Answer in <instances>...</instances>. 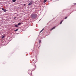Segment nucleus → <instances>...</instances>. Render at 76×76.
<instances>
[{
  "instance_id": "obj_1",
  "label": "nucleus",
  "mask_w": 76,
  "mask_h": 76,
  "mask_svg": "<svg viewBox=\"0 0 76 76\" xmlns=\"http://www.w3.org/2000/svg\"><path fill=\"white\" fill-rule=\"evenodd\" d=\"M37 14L34 13L32 14L31 15V18L33 19H35L37 18Z\"/></svg>"
},
{
  "instance_id": "obj_2",
  "label": "nucleus",
  "mask_w": 76,
  "mask_h": 76,
  "mask_svg": "<svg viewBox=\"0 0 76 76\" xmlns=\"http://www.w3.org/2000/svg\"><path fill=\"white\" fill-rule=\"evenodd\" d=\"M32 1L30 2V3H28V6H31V5H32Z\"/></svg>"
},
{
  "instance_id": "obj_3",
  "label": "nucleus",
  "mask_w": 76,
  "mask_h": 76,
  "mask_svg": "<svg viewBox=\"0 0 76 76\" xmlns=\"http://www.w3.org/2000/svg\"><path fill=\"white\" fill-rule=\"evenodd\" d=\"M2 10H3L4 12H6L7 11V10H6L4 9V8H2Z\"/></svg>"
},
{
  "instance_id": "obj_4",
  "label": "nucleus",
  "mask_w": 76,
  "mask_h": 76,
  "mask_svg": "<svg viewBox=\"0 0 76 76\" xmlns=\"http://www.w3.org/2000/svg\"><path fill=\"white\" fill-rule=\"evenodd\" d=\"M56 28V26H55L52 28L50 30V31H52V30H53V29H55Z\"/></svg>"
},
{
  "instance_id": "obj_5",
  "label": "nucleus",
  "mask_w": 76,
  "mask_h": 76,
  "mask_svg": "<svg viewBox=\"0 0 76 76\" xmlns=\"http://www.w3.org/2000/svg\"><path fill=\"white\" fill-rule=\"evenodd\" d=\"M4 37H5V36H4V35H2V37H1V38L2 39H3V38H4Z\"/></svg>"
},
{
  "instance_id": "obj_6",
  "label": "nucleus",
  "mask_w": 76,
  "mask_h": 76,
  "mask_svg": "<svg viewBox=\"0 0 76 76\" xmlns=\"http://www.w3.org/2000/svg\"><path fill=\"white\" fill-rule=\"evenodd\" d=\"M14 25H15V28H17V27H18V25H16V24H15Z\"/></svg>"
},
{
  "instance_id": "obj_7",
  "label": "nucleus",
  "mask_w": 76,
  "mask_h": 76,
  "mask_svg": "<svg viewBox=\"0 0 76 76\" xmlns=\"http://www.w3.org/2000/svg\"><path fill=\"white\" fill-rule=\"evenodd\" d=\"M20 24H21V23H19L18 24V26H19V25H20Z\"/></svg>"
},
{
  "instance_id": "obj_8",
  "label": "nucleus",
  "mask_w": 76,
  "mask_h": 76,
  "mask_svg": "<svg viewBox=\"0 0 76 76\" xmlns=\"http://www.w3.org/2000/svg\"><path fill=\"white\" fill-rule=\"evenodd\" d=\"M16 0H12V2H16Z\"/></svg>"
},
{
  "instance_id": "obj_9",
  "label": "nucleus",
  "mask_w": 76,
  "mask_h": 76,
  "mask_svg": "<svg viewBox=\"0 0 76 76\" xmlns=\"http://www.w3.org/2000/svg\"><path fill=\"white\" fill-rule=\"evenodd\" d=\"M63 20H62L60 23V24H61L62 23V22H63Z\"/></svg>"
},
{
  "instance_id": "obj_10",
  "label": "nucleus",
  "mask_w": 76,
  "mask_h": 76,
  "mask_svg": "<svg viewBox=\"0 0 76 76\" xmlns=\"http://www.w3.org/2000/svg\"><path fill=\"white\" fill-rule=\"evenodd\" d=\"M47 1V0H45L44 1V3H45Z\"/></svg>"
},
{
  "instance_id": "obj_11",
  "label": "nucleus",
  "mask_w": 76,
  "mask_h": 76,
  "mask_svg": "<svg viewBox=\"0 0 76 76\" xmlns=\"http://www.w3.org/2000/svg\"><path fill=\"white\" fill-rule=\"evenodd\" d=\"M18 31V29H16V30H15V31Z\"/></svg>"
},
{
  "instance_id": "obj_12",
  "label": "nucleus",
  "mask_w": 76,
  "mask_h": 76,
  "mask_svg": "<svg viewBox=\"0 0 76 76\" xmlns=\"http://www.w3.org/2000/svg\"><path fill=\"white\" fill-rule=\"evenodd\" d=\"M44 28H43L42 29V30L40 31V32H42V31H43V30H44Z\"/></svg>"
},
{
  "instance_id": "obj_13",
  "label": "nucleus",
  "mask_w": 76,
  "mask_h": 76,
  "mask_svg": "<svg viewBox=\"0 0 76 76\" xmlns=\"http://www.w3.org/2000/svg\"><path fill=\"white\" fill-rule=\"evenodd\" d=\"M41 40H40L39 41V43L40 44L41 43Z\"/></svg>"
},
{
  "instance_id": "obj_14",
  "label": "nucleus",
  "mask_w": 76,
  "mask_h": 76,
  "mask_svg": "<svg viewBox=\"0 0 76 76\" xmlns=\"http://www.w3.org/2000/svg\"><path fill=\"white\" fill-rule=\"evenodd\" d=\"M67 17H66L64 18V19H67Z\"/></svg>"
},
{
  "instance_id": "obj_15",
  "label": "nucleus",
  "mask_w": 76,
  "mask_h": 76,
  "mask_svg": "<svg viewBox=\"0 0 76 76\" xmlns=\"http://www.w3.org/2000/svg\"><path fill=\"white\" fill-rule=\"evenodd\" d=\"M33 71H32L31 72V76H32V72Z\"/></svg>"
},
{
  "instance_id": "obj_16",
  "label": "nucleus",
  "mask_w": 76,
  "mask_h": 76,
  "mask_svg": "<svg viewBox=\"0 0 76 76\" xmlns=\"http://www.w3.org/2000/svg\"><path fill=\"white\" fill-rule=\"evenodd\" d=\"M33 61L32 60H31V62H32H32L33 63L34 62H33V61Z\"/></svg>"
},
{
  "instance_id": "obj_17",
  "label": "nucleus",
  "mask_w": 76,
  "mask_h": 76,
  "mask_svg": "<svg viewBox=\"0 0 76 76\" xmlns=\"http://www.w3.org/2000/svg\"><path fill=\"white\" fill-rule=\"evenodd\" d=\"M16 17H15L14 18V19H16Z\"/></svg>"
},
{
  "instance_id": "obj_18",
  "label": "nucleus",
  "mask_w": 76,
  "mask_h": 76,
  "mask_svg": "<svg viewBox=\"0 0 76 76\" xmlns=\"http://www.w3.org/2000/svg\"><path fill=\"white\" fill-rule=\"evenodd\" d=\"M29 71H28V73L29 74Z\"/></svg>"
},
{
  "instance_id": "obj_19",
  "label": "nucleus",
  "mask_w": 76,
  "mask_h": 76,
  "mask_svg": "<svg viewBox=\"0 0 76 76\" xmlns=\"http://www.w3.org/2000/svg\"><path fill=\"white\" fill-rule=\"evenodd\" d=\"M74 4H75V5H76V3H74Z\"/></svg>"
},
{
  "instance_id": "obj_20",
  "label": "nucleus",
  "mask_w": 76,
  "mask_h": 76,
  "mask_svg": "<svg viewBox=\"0 0 76 76\" xmlns=\"http://www.w3.org/2000/svg\"><path fill=\"white\" fill-rule=\"evenodd\" d=\"M24 6H25V4H24Z\"/></svg>"
},
{
  "instance_id": "obj_21",
  "label": "nucleus",
  "mask_w": 76,
  "mask_h": 76,
  "mask_svg": "<svg viewBox=\"0 0 76 76\" xmlns=\"http://www.w3.org/2000/svg\"><path fill=\"white\" fill-rule=\"evenodd\" d=\"M36 60H37V59H36Z\"/></svg>"
},
{
  "instance_id": "obj_22",
  "label": "nucleus",
  "mask_w": 76,
  "mask_h": 76,
  "mask_svg": "<svg viewBox=\"0 0 76 76\" xmlns=\"http://www.w3.org/2000/svg\"><path fill=\"white\" fill-rule=\"evenodd\" d=\"M36 47H37V46Z\"/></svg>"
}]
</instances>
